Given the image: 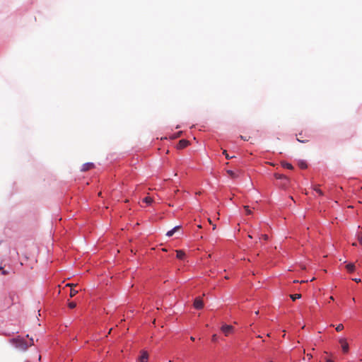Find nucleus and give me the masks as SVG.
Segmentation results:
<instances>
[{"instance_id":"nucleus-1","label":"nucleus","mask_w":362,"mask_h":362,"mask_svg":"<svg viewBox=\"0 0 362 362\" xmlns=\"http://www.w3.org/2000/svg\"><path fill=\"white\" fill-rule=\"evenodd\" d=\"M60 285L58 286L57 293L59 294L62 291H64L66 293H69L70 295L77 294L79 292H81L83 290L80 286L78 284H65L62 288Z\"/></svg>"},{"instance_id":"nucleus-2","label":"nucleus","mask_w":362,"mask_h":362,"mask_svg":"<svg viewBox=\"0 0 362 362\" xmlns=\"http://www.w3.org/2000/svg\"><path fill=\"white\" fill-rule=\"evenodd\" d=\"M11 341L17 349H19L22 351H25L28 346L33 345V339H30V344H28L24 339L20 337L13 339Z\"/></svg>"},{"instance_id":"nucleus-3","label":"nucleus","mask_w":362,"mask_h":362,"mask_svg":"<svg viewBox=\"0 0 362 362\" xmlns=\"http://www.w3.org/2000/svg\"><path fill=\"white\" fill-rule=\"evenodd\" d=\"M221 331L226 337H229L233 334L235 332V327L232 325L223 324L221 327Z\"/></svg>"},{"instance_id":"nucleus-4","label":"nucleus","mask_w":362,"mask_h":362,"mask_svg":"<svg viewBox=\"0 0 362 362\" xmlns=\"http://www.w3.org/2000/svg\"><path fill=\"white\" fill-rule=\"evenodd\" d=\"M193 306L195 309L200 310L204 308V301L202 297H197L193 303Z\"/></svg>"},{"instance_id":"nucleus-5","label":"nucleus","mask_w":362,"mask_h":362,"mask_svg":"<svg viewBox=\"0 0 362 362\" xmlns=\"http://www.w3.org/2000/svg\"><path fill=\"white\" fill-rule=\"evenodd\" d=\"M339 342L341 344V349H342L343 352L345 354L348 353V351L349 350V344L346 341V339L341 338V339H339Z\"/></svg>"},{"instance_id":"nucleus-6","label":"nucleus","mask_w":362,"mask_h":362,"mask_svg":"<svg viewBox=\"0 0 362 362\" xmlns=\"http://www.w3.org/2000/svg\"><path fill=\"white\" fill-rule=\"evenodd\" d=\"M189 144V141H187L186 139H182L178 142V144L177 145V148L178 149H182V148L187 147Z\"/></svg>"},{"instance_id":"nucleus-7","label":"nucleus","mask_w":362,"mask_h":362,"mask_svg":"<svg viewBox=\"0 0 362 362\" xmlns=\"http://www.w3.org/2000/svg\"><path fill=\"white\" fill-rule=\"evenodd\" d=\"M139 362H148V354L146 351H142L139 357Z\"/></svg>"},{"instance_id":"nucleus-8","label":"nucleus","mask_w":362,"mask_h":362,"mask_svg":"<svg viewBox=\"0 0 362 362\" xmlns=\"http://www.w3.org/2000/svg\"><path fill=\"white\" fill-rule=\"evenodd\" d=\"M94 167V164L92 163H86L82 165L81 171H87L92 169Z\"/></svg>"},{"instance_id":"nucleus-9","label":"nucleus","mask_w":362,"mask_h":362,"mask_svg":"<svg viewBox=\"0 0 362 362\" xmlns=\"http://www.w3.org/2000/svg\"><path fill=\"white\" fill-rule=\"evenodd\" d=\"M180 228V226H175L172 230L167 232L166 235L168 237H171L173 234Z\"/></svg>"},{"instance_id":"nucleus-10","label":"nucleus","mask_w":362,"mask_h":362,"mask_svg":"<svg viewBox=\"0 0 362 362\" xmlns=\"http://www.w3.org/2000/svg\"><path fill=\"white\" fill-rule=\"evenodd\" d=\"M185 256V253L182 250H176V257L179 259H182Z\"/></svg>"},{"instance_id":"nucleus-11","label":"nucleus","mask_w":362,"mask_h":362,"mask_svg":"<svg viewBox=\"0 0 362 362\" xmlns=\"http://www.w3.org/2000/svg\"><path fill=\"white\" fill-rule=\"evenodd\" d=\"M0 271L1 272V274L4 276L9 275L11 272V269L6 270L1 265H0Z\"/></svg>"},{"instance_id":"nucleus-12","label":"nucleus","mask_w":362,"mask_h":362,"mask_svg":"<svg viewBox=\"0 0 362 362\" xmlns=\"http://www.w3.org/2000/svg\"><path fill=\"white\" fill-rule=\"evenodd\" d=\"M346 269L349 272H353L355 270V264L354 263H349L346 266Z\"/></svg>"},{"instance_id":"nucleus-13","label":"nucleus","mask_w":362,"mask_h":362,"mask_svg":"<svg viewBox=\"0 0 362 362\" xmlns=\"http://www.w3.org/2000/svg\"><path fill=\"white\" fill-rule=\"evenodd\" d=\"M227 174L232 178V179H235L238 177V175L234 173L233 171L230 170H227Z\"/></svg>"},{"instance_id":"nucleus-14","label":"nucleus","mask_w":362,"mask_h":362,"mask_svg":"<svg viewBox=\"0 0 362 362\" xmlns=\"http://www.w3.org/2000/svg\"><path fill=\"white\" fill-rule=\"evenodd\" d=\"M281 165H282V167L289 169V170H292L293 168V165L291 163H286V162H282Z\"/></svg>"},{"instance_id":"nucleus-15","label":"nucleus","mask_w":362,"mask_h":362,"mask_svg":"<svg viewBox=\"0 0 362 362\" xmlns=\"http://www.w3.org/2000/svg\"><path fill=\"white\" fill-rule=\"evenodd\" d=\"M297 140L299 141V142H301V143H305V142H307L308 141V140H303L301 139L302 138H303V134L302 133H299L298 135H297Z\"/></svg>"},{"instance_id":"nucleus-16","label":"nucleus","mask_w":362,"mask_h":362,"mask_svg":"<svg viewBox=\"0 0 362 362\" xmlns=\"http://www.w3.org/2000/svg\"><path fill=\"white\" fill-rule=\"evenodd\" d=\"M143 202L147 204H151L153 202V199L150 197H146L143 199Z\"/></svg>"},{"instance_id":"nucleus-17","label":"nucleus","mask_w":362,"mask_h":362,"mask_svg":"<svg viewBox=\"0 0 362 362\" xmlns=\"http://www.w3.org/2000/svg\"><path fill=\"white\" fill-rule=\"evenodd\" d=\"M313 189L317 192L318 193L320 196H322L324 194L323 192L317 187V186H315L313 187Z\"/></svg>"},{"instance_id":"nucleus-18","label":"nucleus","mask_w":362,"mask_h":362,"mask_svg":"<svg viewBox=\"0 0 362 362\" xmlns=\"http://www.w3.org/2000/svg\"><path fill=\"white\" fill-rule=\"evenodd\" d=\"M76 306V303L74 301H71V302H69L68 303V307L70 308V309H73Z\"/></svg>"},{"instance_id":"nucleus-19","label":"nucleus","mask_w":362,"mask_h":362,"mask_svg":"<svg viewBox=\"0 0 362 362\" xmlns=\"http://www.w3.org/2000/svg\"><path fill=\"white\" fill-rule=\"evenodd\" d=\"M274 177L276 179H282V178H286V176H284V175H281V174H279V173H275L274 174Z\"/></svg>"},{"instance_id":"nucleus-20","label":"nucleus","mask_w":362,"mask_h":362,"mask_svg":"<svg viewBox=\"0 0 362 362\" xmlns=\"http://www.w3.org/2000/svg\"><path fill=\"white\" fill-rule=\"evenodd\" d=\"M336 331L337 332H340L343 329H344V325L342 324H339L337 327H336Z\"/></svg>"},{"instance_id":"nucleus-21","label":"nucleus","mask_w":362,"mask_h":362,"mask_svg":"<svg viewBox=\"0 0 362 362\" xmlns=\"http://www.w3.org/2000/svg\"><path fill=\"white\" fill-rule=\"evenodd\" d=\"M244 209H245V213L247 215H250L252 214V211L249 209L248 206H244Z\"/></svg>"},{"instance_id":"nucleus-22","label":"nucleus","mask_w":362,"mask_h":362,"mask_svg":"<svg viewBox=\"0 0 362 362\" xmlns=\"http://www.w3.org/2000/svg\"><path fill=\"white\" fill-rule=\"evenodd\" d=\"M290 297H291L292 301H295L297 299H299L301 297V296H294V295H292V296H290Z\"/></svg>"},{"instance_id":"nucleus-23","label":"nucleus","mask_w":362,"mask_h":362,"mask_svg":"<svg viewBox=\"0 0 362 362\" xmlns=\"http://www.w3.org/2000/svg\"><path fill=\"white\" fill-rule=\"evenodd\" d=\"M358 240L359 243L362 245V232H360L358 234Z\"/></svg>"},{"instance_id":"nucleus-24","label":"nucleus","mask_w":362,"mask_h":362,"mask_svg":"<svg viewBox=\"0 0 362 362\" xmlns=\"http://www.w3.org/2000/svg\"><path fill=\"white\" fill-rule=\"evenodd\" d=\"M299 166L300 168L305 169L307 168V164L305 162L299 163Z\"/></svg>"},{"instance_id":"nucleus-25","label":"nucleus","mask_w":362,"mask_h":362,"mask_svg":"<svg viewBox=\"0 0 362 362\" xmlns=\"http://www.w3.org/2000/svg\"><path fill=\"white\" fill-rule=\"evenodd\" d=\"M217 340H218V336H217V334H213V335L211 336V341H212L213 342H216V341H217Z\"/></svg>"},{"instance_id":"nucleus-26","label":"nucleus","mask_w":362,"mask_h":362,"mask_svg":"<svg viewBox=\"0 0 362 362\" xmlns=\"http://www.w3.org/2000/svg\"><path fill=\"white\" fill-rule=\"evenodd\" d=\"M223 153L225 155V156H226V159H230V158H231V157H230V156H229V155L227 153V151H226V150H224V151H223ZM233 156H232V158H233Z\"/></svg>"},{"instance_id":"nucleus-27","label":"nucleus","mask_w":362,"mask_h":362,"mask_svg":"<svg viewBox=\"0 0 362 362\" xmlns=\"http://www.w3.org/2000/svg\"><path fill=\"white\" fill-rule=\"evenodd\" d=\"M262 238L264 239V240H268V235H262Z\"/></svg>"},{"instance_id":"nucleus-28","label":"nucleus","mask_w":362,"mask_h":362,"mask_svg":"<svg viewBox=\"0 0 362 362\" xmlns=\"http://www.w3.org/2000/svg\"><path fill=\"white\" fill-rule=\"evenodd\" d=\"M181 133H182L181 132H179V133H177V134L176 135H175L173 138H174V139H175V138H177V137L180 136V134H181Z\"/></svg>"},{"instance_id":"nucleus-29","label":"nucleus","mask_w":362,"mask_h":362,"mask_svg":"<svg viewBox=\"0 0 362 362\" xmlns=\"http://www.w3.org/2000/svg\"><path fill=\"white\" fill-rule=\"evenodd\" d=\"M353 280L357 283L361 281L360 279H354Z\"/></svg>"},{"instance_id":"nucleus-30","label":"nucleus","mask_w":362,"mask_h":362,"mask_svg":"<svg viewBox=\"0 0 362 362\" xmlns=\"http://www.w3.org/2000/svg\"><path fill=\"white\" fill-rule=\"evenodd\" d=\"M240 138L245 141L247 140V139L245 136H240Z\"/></svg>"},{"instance_id":"nucleus-31","label":"nucleus","mask_w":362,"mask_h":362,"mask_svg":"<svg viewBox=\"0 0 362 362\" xmlns=\"http://www.w3.org/2000/svg\"><path fill=\"white\" fill-rule=\"evenodd\" d=\"M307 356L308 357L309 359H310L313 356L311 354H307Z\"/></svg>"},{"instance_id":"nucleus-32","label":"nucleus","mask_w":362,"mask_h":362,"mask_svg":"<svg viewBox=\"0 0 362 362\" xmlns=\"http://www.w3.org/2000/svg\"><path fill=\"white\" fill-rule=\"evenodd\" d=\"M325 362H334V361L331 359H327Z\"/></svg>"},{"instance_id":"nucleus-33","label":"nucleus","mask_w":362,"mask_h":362,"mask_svg":"<svg viewBox=\"0 0 362 362\" xmlns=\"http://www.w3.org/2000/svg\"><path fill=\"white\" fill-rule=\"evenodd\" d=\"M190 339H191L192 341H194V339H194V337H190Z\"/></svg>"},{"instance_id":"nucleus-34","label":"nucleus","mask_w":362,"mask_h":362,"mask_svg":"<svg viewBox=\"0 0 362 362\" xmlns=\"http://www.w3.org/2000/svg\"><path fill=\"white\" fill-rule=\"evenodd\" d=\"M329 298L332 300H334V298H333V296H330Z\"/></svg>"},{"instance_id":"nucleus-35","label":"nucleus","mask_w":362,"mask_h":362,"mask_svg":"<svg viewBox=\"0 0 362 362\" xmlns=\"http://www.w3.org/2000/svg\"><path fill=\"white\" fill-rule=\"evenodd\" d=\"M216 228V225H213V230H215Z\"/></svg>"},{"instance_id":"nucleus-36","label":"nucleus","mask_w":362,"mask_h":362,"mask_svg":"<svg viewBox=\"0 0 362 362\" xmlns=\"http://www.w3.org/2000/svg\"><path fill=\"white\" fill-rule=\"evenodd\" d=\"M209 222L211 224H212V222H211V219H210V218H209Z\"/></svg>"},{"instance_id":"nucleus-37","label":"nucleus","mask_w":362,"mask_h":362,"mask_svg":"<svg viewBox=\"0 0 362 362\" xmlns=\"http://www.w3.org/2000/svg\"><path fill=\"white\" fill-rule=\"evenodd\" d=\"M352 245L356 246V243H354L352 244Z\"/></svg>"},{"instance_id":"nucleus-38","label":"nucleus","mask_w":362,"mask_h":362,"mask_svg":"<svg viewBox=\"0 0 362 362\" xmlns=\"http://www.w3.org/2000/svg\"><path fill=\"white\" fill-rule=\"evenodd\" d=\"M25 362H29V361H25Z\"/></svg>"}]
</instances>
